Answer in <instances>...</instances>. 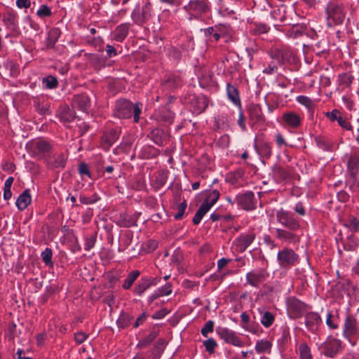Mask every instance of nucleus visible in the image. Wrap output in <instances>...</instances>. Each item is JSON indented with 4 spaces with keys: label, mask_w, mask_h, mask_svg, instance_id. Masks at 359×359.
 I'll return each instance as SVG.
<instances>
[{
    "label": "nucleus",
    "mask_w": 359,
    "mask_h": 359,
    "mask_svg": "<svg viewBox=\"0 0 359 359\" xmlns=\"http://www.w3.org/2000/svg\"><path fill=\"white\" fill-rule=\"evenodd\" d=\"M272 344L271 343L265 339L258 340L255 345V351L257 353H270L271 349Z\"/></svg>",
    "instance_id": "obj_34"
},
{
    "label": "nucleus",
    "mask_w": 359,
    "mask_h": 359,
    "mask_svg": "<svg viewBox=\"0 0 359 359\" xmlns=\"http://www.w3.org/2000/svg\"><path fill=\"white\" fill-rule=\"evenodd\" d=\"M73 103L74 106L77 107L83 111H87L90 105V99L88 96L85 94L75 95L73 99Z\"/></svg>",
    "instance_id": "obj_24"
},
{
    "label": "nucleus",
    "mask_w": 359,
    "mask_h": 359,
    "mask_svg": "<svg viewBox=\"0 0 359 359\" xmlns=\"http://www.w3.org/2000/svg\"><path fill=\"white\" fill-rule=\"evenodd\" d=\"M226 92L229 99L236 106L241 107V103L239 97V93L237 88L228 83L226 86Z\"/></svg>",
    "instance_id": "obj_31"
},
{
    "label": "nucleus",
    "mask_w": 359,
    "mask_h": 359,
    "mask_svg": "<svg viewBox=\"0 0 359 359\" xmlns=\"http://www.w3.org/2000/svg\"><path fill=\"white\" fill-rule=\"evenodd\" d=\"M216 332L219 337L226 343L238 347H242L243 346V342L236 334L234 331L231 330L226 327H219L217 328Z\"/></svg>",
    "instance_id": "obj_10"
},
{
    "label": "nucleus",
    "mask_w": 359,
    "mask_h": 359,
    "mask_svg": "<svg viewBox=\"0 0 359 359\" xmlns=\"http://www.w3.org/2000/svg\"><path fill=\"white\" fill-rule=\"evenodd\" d=\"M36 15L40 18H45L51 16L52 11L49 6L46 4H43L36 11Z\"/></svg>",
    "instance_id": "obj_46"
},
{
    "label": "nucleus",
    "mask_w": 359,
    "mask_h": 359,
    "mask_svg": "<svg viewBox=\"0 0 359 359\" xmlns=\"http://www.w3.org/2000/svg\"><path fill=\"white\" fill-rule=\"evenodd\" d=\"M2 21L5 26L11 31H16L18 29V16L14 11H8L4 13Z\"/></svg>",
    "instance_id": "obj_20"
},
{
    "label": "nucleus",
    "mask_w": 359,
    "mask_h": 359,
    "mask_svg": "<svg viewBox=\"0 0 359 359\" xmlns=\"http://www.w3.org/2000/svg\"><path fill=\"white\" fill-rule=\"evenodd\" d=\"M249 118L252 123V126L256 124H263L265 121V116L262 112V108L259 104H251L248 108Z\"/></svg>",
    "instance_id": "obj_16"
},
{
    "label": "nucleus",
    "mask_w": 359,
    "mask_h": 359,
    "mask_svg": "<svg viewBox=\"0 0 359 359\" xmlns=\"http://www.w3.org/2000/svg\"><path fill=\"white\" fill-rule=\"evenodd\" d=\"M277 70L278 67L276 64L274 62H271L268 65V67L263 70V72L265 74H271L275 73Z\"/></svg>",
    "instance_id": "obj_61"
},
{
    "label": "nucleus",
    "mask_w": 359,
    "mask_h": 359,
    "mask_svg": "<svg viewBox=\"0 0 359 359\" xmlns=\"http://www.w3.org/2000/svg\"><path fill=\"white\" fill-rule=\"evenodd\" d=\"M322 323L320 315L316 312H309L305 316V325L306 328L315 332L318 330L319 326Z\"/></svg>",
    "instance_id": "obj_18"
},
{
    "label": "nucleus",
    "mask_w": 359,
    "mask_h": 359,
    "mask_svg": "<svg viewBox=\"0 0 359 359\" xmlns=\"http://www.w3.org/2000/svg\"><path fill=\"white\" fill-rule=\"evenodd\" d=\"M283 120L285 124L293 128H298L302 122V119L299 116L292 111L285 113L283 115Z\"/></svg>",
    "instance_id": "obj_23"
},
{
    "label": "nucleus",
    "mask_w": 359,
    "mask_h": 359,
    "mask_svg": "<svg viewBox=\"0 0 359 359\" xmlns=\"http://www.w3.org/2000/svg\"><path fill=\"white\" fill-rule=\"evenodd\" d=\"M142 112V104H133L126 99L116 101L114 108V115L119 118H129L133 115L134 122L138 123L140 114Z\"/></svg>",
    "instance_id": "obj_1"
},
{
    "label": "nucleus",
    "mask_w": 359,
    "mask_h": 359,
    "mask_svg": "<svg viewBox=\"0 0 359 359\" xmlns=\"http://www.w3.org/2000/svg\"><path fill=\"white\" fill-rule=\"evenodd\" d=\"M277 260L280 267L288 268L299 263V255L291 248H283L277 255Z\"/></svg>",
    "instance_id": "obj_5"
},
{
    "label": "nucleus",
    "mask_w": 359,
    "mask_h": 359,
    "mask_svg": "<svg viewBox=\"0 0 359 359\" xmlns=\"http://www.w3.org/2000/svg\"><path fill=\"white\" fill-rule=\"evenodd\" d=\"M358 332V325L357 320L352 316H346L344 325V336L350 337L356 334Z\"/></svg>",
    "instance_id": "obj_19"
},
{
    "label": "nucleus",
    "mask_w": 359,
    "mask_h": 359,
    "mask_svg": "<svg viewBox=\"0 0 359 359\" xmlns=\"http://www.w3.org/2000/svg\"><path fill=\"white\" fill-rule=\"evenodd\" d=\"M32 151L34 156L43 157L46 154L50 151L52 147L44 140H37L31 143Z\"/></svg>",
    "instance_id": "obj_15"
},
{
    "label": "nucleus",
    "mask_w": 359,
    "mask_h": 359,
    "mask_svg": "<svg viewBox=\"0 0 359 359\" xmlns=\"http://www.w3.org/2000/svg\"><path fill=\"white\" fill-rule=\"evenodd\" d=\"M316 145L324 151H331L333 142L325 136H316L314 138Z\"/></svg>",
    "instance_id": "obj_32"
},
{
    "label": "nucleus",
    "mask_w": 359,
    "mask_h": 359,
    "mask_svg": "<svg viewBox=\"0 0 359 359\" xmlns=\"http://www.w3.org/2000/svg\"><path fill=\"white\" fill-rule=\"evenodd\" d=\"M34 106L36 111L41 114H50V104L45 100H41L39 98H36L34 101Z\"/></svg>",
    "instance_id": "obj_30"
},
{
    "label": "nucleus",
    "mask_w": 359,
    "mask_h": 359,
    "mask_svg": "<svg viewBox=\"0 0 359 359\" xmlns=\"http://www.w3.org/2000/svg\"><path fill=\"white\" fill-rule=\"evenodd\" d=\"M323 353L325 356L334 358L341 348V341L336 338L329 337L322 344Z\"/></svg>",
    "instance_id": "obj_11"
},
{
    "label": "nucleus",
    "mask_w": 359,
    "mask_h": 359,
    "mask_svg": "<svg viewBox=\"0 0 359 359\" xmlns=\"http://www.w3.org/2000/svg\"><path fill=\"white\" fill-rule=\"evenodd\" d=\"M133 318L128 313H122L117 320V325L118 327L125 329L130 325Z\"/></svg>",
    "instance_id": "obj_37"
},
{
    "label": "nucleus",
    "mask_w": 359,
    "mask_h": 359,
    "mask_svg": "<svg viewBox=\"0 0 359 359\" xmlns=\"http://www.w3.org/2000/svg\"><path fill=\"white\" fill-rule=\"evenodd\" d=\"M297 101L308 109H312L313 107V102L312 100L307 96L299 95L297 97Z\"/></svg>",
    "instance_id": "obj_53"
},
{
    "label": "nucleus",
    "mask_w": 359,
    "mask_h": 359,
    "mask_svg": "<svg viewBox=\"0 0 359 359\" xmlns=\"http://www.w3.org/2000/svg\"><path fill=\"white\" fill-rule=\"evenodd\" d=\"M152 16V6L151 4L147 1L141 10L135 9L131 14L132 19L136 24L142 25L148 21Z\"/></svg>",
    "instance_id": "obj_9"
},
{
    "label": "nucleus",
    "mask_w": 359,
    "mask_h": 359,
    "mask_svg": "<svg viewBox=\"0 0 359 359\" xmlns=\"http://www.w3.org/2000/svg\"><path fill=\"white\" fill-rule=\"evenodd\" d=\"M214 329V322L208 320L205 323L203 327L201 329V334L203 337H208V333L212 332Z\"/></svg>",
    "instance_id": "obj_55"
},
{
    "label": "nucleus",
    "mask_w": 359,
    "mask_h": 359,
    "mask_svg": "<svg viewBox=\"0 0 359 359\" xmlns=\"http://www.w3.org/2000/svg\"><path fill=\"white\" fill-rule=\"evenodd\" d=\"M203 344L205 348L206 351L210 354L213 353L215 352V348L217 346V344L213 338H210L207 340H205Z\"/></svg>",
    "instance_id": "obj_51"
},
{
    "label": "nucleus",
    "mask_w": 359,
    "mask_h": 359,
    "mask_svg": "<svg viewBox=\"0 0 359 359\" xmlns=\"http://www.w3.org/2000/svg\"><path fill=\"white\" fill-rule=\"evenodd\" d=\"M255 238V233L253 231L241 234L233 243L235 250L237 252H243L252 243Z\"/></svg>",
    "instance_id": "obj_13"
},
{
    "label": "nucleus",
    "mask_w": 359,
    "mask_h": 359,
    "mask_svg": "<svg viewBox=\"0 0 359 359\" xmlns=\"http://www.w3.org/2000/svg\"><path fill=\"white\" fill-rule=\"evenodd\" d=\"M184 10L193 18H198L202 15L208 13L210 11V6L208 0H191L184 7Z\"/></svg>",
    "instance_id": "obj_4"
},
{
    "label": "nucleus",
    "mask_w": 359,
    "mask_h": 359,
    "mask_svg": "<svg viewBox=\"0 0 359 359\" xmlns=\"http://www.w3.org/2000/svg\"><path fill=\"white\" fill-rule=\"evenodd\" d=\"M159 118L166 123L170 124L173 121L174 114L170 110L164 109L160 112Z\"/></svg>",
    "instance_id": "obj_44"
},
{
    "label": "nucleus",
    "mask_w": 359,
    "mask_h": 359,
    "mask_svg": "<svg viewBox=\"0 0 359 359\" xmlns=\"http://www.w3.org/2000/svg\"><path fill=\"white\" fill-rule=\"evenodd\" d=\"M43 83L47 88L53 89L58 85V81L56 77L53 76H48L43 79Z\"/></svg>",
    "instance_id": "obj_47"
},
{
    "label": "nucleus",
    "mask_w": 359,
    "mask_h": 359,
    "mask_svg": "<svg viewBox=\"0 0 359 359\" xmlns=\"http://www.w3.org/2000/svg\"><path fill=\"white\" fill-rule=\"evenodd\" d=\"M67 158L63 154H56L53 156V160L50 161V165L55 168H63L66 164Z\"/></svg>",
    "instance_id": "obj_36"
},
{
    "label": "nucleus",
    "mask_w": 359,
    "mask_h": 359,
    "mask_svg": "<svg viewBox=\"0 0 359 359\" xmlns=\"http://www.w3.org/2000/svg\"><path fill=\"white\" fill-rule=\"evenodd\" d=\"M277 221L290 231H297L300 228L299 221L289 211L280 209L276 213Z\"/></svg>",
    "instance_id": "obj_7"
},
{
    "label": "nucleus",
    "mask_w": 359,
    "mask_h": 359,
    "mask_svg": "<svg viewBox=\"0 0 359 359\" xmlns=\"http://www.w3.org/2000/svg\"><path fill=\"white\" fill-rule=\"evenodd\" d=\"M269 27L263 23H255L250 29V32L255 35H259L269 32Z\"/></svg>",
    "instance_id": "obj_43"
},
{
    "label": "nucleus",
    "mask_w": 359,
    "mask_h": 359,
    "mask_svg": "<svg viewBox=\"0 0 359 359\" xmlns=\"http://www.w3.org/2000/svg\"><path fill=\"white\" fill-rule=\"evenodd\" d=\"M60 118L64 122H71L74 118L73 111L68 107H63L60 112Z\"/></svg>",
    "instance_id": "obj_42"
},
{
    "label": "nucleus",
    "mask_w": 359,
    "mask_h": 359,
    "mask_svg": "<svg viewBox=\"0 0 359 359\" xmlns=\"http://www.w3.org/2000/svg\"><path fill=\"white\" fill-rule=\"evenodd\" d=\"M220 196L218 190H210L205 192V198L196 211L194 218L193 223L198 224L203 216L211 209L216 203Z\"/></svg>",
    "instance_id": "obj_2"
},
{
    "label": "nucleus",
    "mask_w": 359,
    "mask_h": 359,
    "mask_svg": "<svg viewBox=\"0 0 359 359\" xmlns=\"http://www.w3.org/2000/svg\"><path fill=\"white\" fill-rule=\"evenodd\" d=\"M187 208L186 201H183L177 205V213L175 215L174 217L175 219L179 220L182 218L185 210Z\"/></svg>",
    "instance_id": "obj_56"
},
{
    "label": "nucleus",
    "mask_w": 359,
    "mask_h": 359,
    "mask_svg": "<svg viewBox=\"0 0 359 359\" xmlns=\"http://www.w3.org/2000/svg\"><path fill=\"white\" fill-rule=\"evenodd\" d=\"M354 80V76L349 73H344L339 75V81L341 85L350 86Z\"/></svg>",
    "instance_id": "obj_45"
},
{
    "label": "nucleus",
    "mask_w": 359,
    "mask_h": 359,
    "mask_svg": "<svg viewBox=\"0 0 359 359\" xmlns=\"http://www.w3.org/2000/svg\"><path fill=\"white\" fill-rule=\"evenodd\" d=\"M348 184H349V189L352 192H357L359 191V177H357V175L353 177H350L348 180Z\"/></svg>",
    "instance_id": "obj_54"
},
{
    "label": "nucleus",
    "mask_w": 359,
    "mask_h": 359,
    "mask_svg": "<svg viewBox=\"0 0 359 359\" xmlns=\"http://www.w3.org/2000/svg\"><path fill=\"white\" fill-rule=\"evenodd\" d=\"M53 252L49 248H46L41 252V259L46 265L53 264L52 262Z\"/></svg>",
    "instance_id": "obj_52"
},
{
    "label": "nucleus",
    "mask_w": 359,
    "mask_h": 359,
    "mask_svg": "<svg viewBox=\"0 0 359 359\" xmlns=\"http://www.w3.org/2000/svg\"><path fill=\"white\" fill-rule=\"evenodd\" d=\"M327 23L329 25H339L343 23L345 12L341 5L330 2L326 7Z\"/></svg>",
    "instance_id": "obj_3"
},
{
    "label": "nucleus",
    "mask_w": 359,
    "mask_h": 359,
    "mask_svg": "<svg viewBox=\"0 0 359 359\" xmlns=\"http://www.w3.org/2000/svg\"><path fill=\"white\" fill-rule=\"evenodd\" d=\"M259 311L261 315L260 322L262 325L266 328L271 327L275 320L274 314L269 311H262L260 309H259Z\"/></svg>",
    "instance_id": "obj_29"
},
{
    "label": "nucleus",
    "mask_w": 359,
    "mask_h": 359,
    "mask_svg": "<svg viewBox=\"0 0 359 359\" xmlns=\"http://www.w3.org/2000/svg\"><path fill=\"white\" fill-rule=\"evenodd\" d=\"M299 354L300 359H313L311 348L306 343H302L299 346Z\"/></svg>",
    "instance_id": "obj_38"
},
{
    "label": "nucleus",
    "mask_w": 359,
    "mask_h": 359,
    "mask_svg": "<svg viewBox=\"0 0 359 359\" xmlns=\"http://www.w3.org/2000/svg\"><path fill=\"white\" fill-rule=\"evenodd\" d=\"M29 190H25L17 198L16 206L20 210H25L31 203Z\"/></svg>",
    "instance_id": "obj_26"
},
{
    "label": "nucleus",
    "mask_w": 359,
    "mask_h": 359,
    "mask_svg": "<svg viewBox=\"0 0 359 359\" xmlns=\"http://www.w3.org/2000/svg\"><path fill=\"white\" fill-rule=\"evenodd\" d=\"M345 226L353 232H359V219L355 217H351Z\"/></svg>",
    "instance_id": "obj_48"
},
{
    "label": "nucleus",
    "mask_w": 359,
    "mask_h": 359,
    "mask_svg": "<svg viewBox=\"0 0 359 359\" xmlns=\"http://www.w3.org/2000/svg\"><path fill=\"white\" fill-rule=\"evenodd\" d=\"M287 310L291 318H298L306 310V305L295 297H290L287 299Z\"/></svg>",
    "instance_id": "obj_12"
},
{
    "label": "nucleus",
    "mask_w": 359,
    "mask_h": 359,
    "mask_svg": "<svg viewBox=\"0 0 359 359\" xmlns=\"http://www.w3.org/2000/svg\"><path fill=\"white\" fill-rule=\"evenodd\" d=\"M88 334L83 332H79L74 334V339L76 342L79 344H81L84 342V341L87 339Z\"/></svg>",
    "instance_id": "obj_60"
},
{
    "label": "nucleus",
    "mask_w": 359,
    "mask_h": 359,
    "mask_svg": "<svg viewBox=\"0 0 359 359\" xmlns=\"http://www.w3.org/2000/svg\"><path fill=\"white\" fill-rule=\"evenodd\" d=\"M347 167L350 177H355L359 170V155H351L348 159Z\"/></svg>",
    "instance_id": "obj_25"
},
{
    "label": "nucleus",
    "mask_w": 359,
    "mask_h": 359,
    "mask_svg": "<svg viewBox=\"0 0 359 359\" xmlns=\"http://www.w3.org/2000/svg\"><path fill=\"white\" fill-rule=\"evenodd\" d=\"M275 231L276 237L283 242L296 243L299 241V237L294 233L295 231L278 228Z\"/></svg>",
    "instance_id": "obj_17"
},
{
    "label": "nucleus",
    "mask_w": 359,
    "mask_h": 359,
    "mask_svg": "<svg viewBox=\"0 0 359 359\" xmlns=\"http://www.w3.org/2000/svg\"><path fill=\"white\" fill-rule=\"evenodd\" d=\"M157 336L158 333L156 331L151 332L147 336L139 341L137 346L139 348L147 347L157 337Z\"/></svg>",
    "instance_id": "obj_41"
},
{
    "label": "nucleus",
    "mask_w": 359,
    "mask_h": 359,
    "mask_svg": "<svg viewBox=\"0 0 359 359\" xmlns=\"http://www.w3.org/2000/svg\"><path fill=\"white\" fill-rule=\"evenodd\" d=\"M274 177L279 182L289 179L290 173L283 168L279 165H274L273 168Z\"/></svg>",
    "instance_id": "obj_35"
},
{
    "label": "nucleus",
    "mask_w": 359,
    "mask_h": 359,
    "mask_svg": "<svg viewBox=\"0 0 359 359\" xmlns=\"http://www.w3.org/2000/svg\"><path fill=\"white\" fill-rule=\"evenodd\" d=\"M237 204L245 210H252L256 208V200L252 191L236 196Z\"/></svg>",
    "instance_id": "obj_14"
},
{
    "label": "nucleus",
    "mask_w": 359,
    "mask_h": 359,
    "mask_svg": "<svg viewBox=\"0 0 359 359\" xmlns=\"http://www.w3.org/2000/svg\"><path fill=\"white\" fill-rule=\"evenodd\" d=\"M181 84L180 79L175 75L170 74L165 77L162 82V88L165 91H170Z\"/></svg>",
    "instance_id": "obj_22"
},
{
    "label": "nucleus",
    "mask_w": 359,
    "mask_h": 359,
    "mask_svg": "<svg viewBox=\"0 0 359 359\" xmlns=\"http://www.w3.org/2000/svg\"><path fill=\"white\" fill-rule=\"evenodd\" d=\"M15 168V164L10 161H6L2 164V169L6 172H13Z\"/></svg>",
    "instance_id": "obj_62"
},
{
    "label": "nucleus",
    "mask_w": 359,
    "mask_h": 359,
    "mask_svg": "<svg viewBox=\"0 0 359 359\" xmlns=\"http://www.w3.org/2000/svg\"><path fill=\"white\" fill-rule=\"evenodd\" d=\"M129 23H123L117 26L114 30V39L118 42L123 41L128 34Z\"/></svg>",
    "instance_id": "obj_27"
},
{
    "label": "nucleus",
    "mask_w": 359,
    "mask_h": 359,
    "mask_svg": "<svg viewBox=\"0 0 359 359\" xmlns=\"http://www.w3.org/2000/svg\"><path fill=\"white\" fill-rule=\"evenodd\" d=\"M259 151L260 154L266 158H269L272 154V149L270 144L267 142H262L259 146Z\"/></svg>",
    "instance_id": "obj_49"
},
{
    "label": "nucleus",
    "mask_w": 359,
    "mask_h": 359,
    "mask_svg": "<svg viewBox=\"0 0 359 359\" xmlns=\"http://www.w3.org/2000/svg\"><path fill=\"white\" fill-rule=\"evenodd\" d=\"M165 346V340L163 339H159L154 345V351H159V352L163 351Z\"/></svg>",
    "instance_id": "obj_63"
},
{
    "label": "nucleus",
    "mask_w": 359,
    "mask_h": 359,
    "mask_svg": "<svg viewBox=\"0 0 359 359\" xmlns=\"http://www.w3.org/2000/svg\"><path fill=\"white\" fill-rule=\"evenodd\" d=\"M271 57L276 60L279 64L294 63L295 62V56L292 50L287 47L280 48H275L270 52Z\"/></svg>",
    "instance_id": "obj_8"
},
{
    "label": "nucleus",
    "mask_w": 359,
    "mask_h": 359,
    "mask_svg": "<svg viewBox=\"0 0 359 359\" xmlns=\"http://www.w3.org/2000/svg\"><path fill=\"white\" fill-rule=\"evenodd\" d=\"M100 200V197L97 194H94L92 196L88 197L84 195H80L79 201L81 203L85 205L93 204Z\"/></svg>",
    "instance_id": "obj_50"
},
{
    "label": "nucleus",
    "mask_w": 359,
    "mask_h": 359,
    "mask_svg": "<svg viewBox=\"0 0 359 359\" xmlns=\"http://www.w3.org/2000/svg\"><path fill=\"white\" fill-rule=\"evenodd\" d=\"M118 136H119L118 131H117L116 130H111L109 132L108 136L107 137V140L109 144H111L118 138Z\"/></svg>",
    "instance_id": "obj_59"
},
{
    "label": "nucleus",
    "mask_w": 359,
    "mask_h": 359,
    "mask_svg": "<svg viewBox=\"0 0 359 359\" xmlns=\"http://www.w3.org/2000/svg\"><path fill=\"white\" fill-rule=\"evenodd\" d=\"M140 276V272L137 270H135L129 273L127 278L125 279L124 283L123 284V287L125 290H128L133 285L135 280Z\"/></svg>",
    "instance_id": "obj_39"
},
{
    "label": "nucleus",
    "mask_w": 359,
    "mask_h": 359,
    "mask_svg": "<svg viewBox=\"0 0 359 359\" xmlns=\"http://www.w3.org/2000/svg\"><path fill=\"white\" fill-rule=\"evenodd\" d=\"M269 277L266 269L260 268L252 270L246 273V284L254 287H259Z\"/></svg>",
    "instance_id": "obj_6"
},
{
    "label": "nucleus",
    "mask_w": 359,
    "mask_h": 359,
    "mask_svg": "<svg viewBox=\"0 0 359 359\" xmlns=\"http://www.w3.org/2000/svg\"><path fill=\"white\" fill-rule=\"evenodd\" d=\"M276 143L278 147H281L282 146H287V143L284 139L283 136L280 133H278L276 135Z\"/></svg>",
    "instance_id": "obj_64"
},
{
    "label": "nucleus",
    "mask_w": 359,
    "mask_h": 359,
    "mask_svg": "<svg viewBox=\"0 0 359 359\" xmlns=\"http://www.w3.org/2000/svg\"><path fill=\"white\" fill-rule=\"evenodd\" d=\"M60 36V32L57 28L51 29L48 32V38L46 40V47L52 48L54 47L55 43L57 41Z\"/></svg>",
    "instance_id": "obj_33"
},
{
    "label": "nucleus",
    "mask_w": 359,
    "mask_h": 359,
    "mask_svg": "<svg viewBox=\"0 0 359 359\" xmlns=\"http://www.w3.org/2000/svg\"><path fill=\"white\" fill-rule=\"evenodd\" d=\"M156 278L144 277L140 279L138 284L134 289V292L141 296L149 287L157 284Z\"/></svg>",
    "instance_id": "obj_21"
},
{
    "label": "nucleus",
    "mask_w": 359,
    "mask_h": 359,
    "mask_svg": "<svg viewBox=\"0 0 359 359\" xmlns=\"http://www.w3.org/2000/svg\"><path fill=\"white\" fill-rule=\"evenodd\" d=\"M168 173L164 170L158 172L154 180V186L156 189L161 188L167 182Z\"/></svg>",
    "instance_id": "obj_40"
},
{
    "label": "nucleus",
    "mask_w": 359,
    "mask_h": 359,
    "mask_svg": "<svg viewBox=\"0 0 359 359\" xmlns=\"http://www.w3.org/2000/svg\"><path fill=\"white\" fill-rule=\"evenodd\" d=\"M348 241L349 244L344 245V249L346 250H353L358 245V241L353 235L348 236Z\"/></svg>",
    "instance_id": "obj_57"
},
{
    "label": "nucleus",
    "mask_w": 359,
    "mask_h": 359,
    "mask_svg": "<svg viewBox=\"0 0 359 359\" xmlns=\"http://www.w3.org/2000/svg\"><path fill=\"white\" fill-rule=\"evenodd\" d=\"M150 137L156 144L161 146L165 140L167 135L163 130L154 128L151 131Z\"/></svg>",
    "instance_id": "obj_28"
},
{
    "label": "nucleus",
    "mask_w": 359,
    "mask_h": 359,
    "mask_svg": "<svg viewBox=\"0 0 359 359\" xmlns=\"http://www.w3.org/2000/svg\"><path fill=\"white\" fill-rule=\"evenodd\" d=\"M96 242V236H91L88 238H86L85 244H84V248L86 250L89 251L90 249H92Z\"/></svg>",
    "instance_id": "obj_58"
}]
</instances>
